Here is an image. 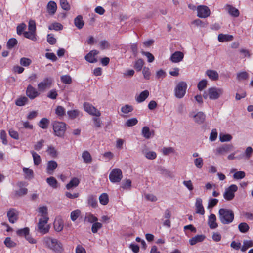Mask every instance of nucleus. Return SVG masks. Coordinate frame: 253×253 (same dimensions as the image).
Instances as JSON below:
<instances>
[{
	"label": "nucleus",
	"mask_w": 253,
	"mask_h": 253,
	"mask_svg": "<svg viewBox=\"0 0 253 253\" xmlns=\"http://www.w3.org/2000/svg\"><path fill=\"white\" fill-rule=\"evenodd\" d=\"M43 245L55 253H62L64 250L62 244L58 239L47 236L42 239Z\"/></svg>",
	"instance_id": "1"
},
{
	"label": "nucleus",
	"mask_w": 253,
	"mask_h": 253,
	"mask_svg": "<svg viewBox=\"0 0 253 253\" xmlns=\"http://www.w3.org/2000/svg\"><path fill=\"white\" fill-rule=\"evenodd\" d=\"M219 219L223 224H229L233 222L234 219L233 211L231 209L221 208L219 210Z\"/></svg>",
	"instance_id": "2"
},
{
	"label": "nucleus",
	"mask_w": 253,
	"mask_h": 253,
	"mask_svg": "<svg viewBox=\"0 0 253 253\" xmlns=\"http://www.w3.org/2000/svg\"><path fill=\"white\" fill-rule=\"evenodd\" d=\"M223 89L216 87H211L208 88L207 92L203 93V97L207 99L208 97L211 100L218 99L223 93Z\"/></svg>",
	"instance_id": "3"
},
{
	"label": "nucleus",
	"mask_w": 253,
	"mask_h": 253,
	"mask_svg": "<svg viewBox=\"0 0 253 253\" xmlns=\"http://www.w3.org/2000/svg\"><path fill=\"white\" fill-rule=\"evenodd\" d=\"M54 134L55 136L61 137L64 136L66 130V124L63 122L54 121L52 123Z\"/></svg>",
	"instance_id": "4"
},
{
	"label": "nucleus",
	"mask_w": 253,
	"mask_h": 253,
	"mask_svg": "<svg viewBox=\"0 0 253 253\" xmlns=\"http://www.w3.org/2000/svg\"><path fill=\"white\" fill-rule=\"evenodd\" d=\"M187 88V84L184 81H180L175 86L174 92L175 96L179 99L182 98L185 95Z\"/></svg>",
	"instance_id": "5"
},
{
	"label": "nucleus",
	"mask_w": 253,
	"mask_h": 253,
	"mask_svg": "<svg viewBox=\"0 0 253 253\" xmlns=\"http://www.w3.org/2000/svg\"><path fill=\"white\" fill-rule=\"evenodd\" d=\"M53 82L54 80L51 77L45 78L38 84V90L40 92H44L52 86Z\"/></svg>",
	"instance_id": "6"
},
{
	"label": "nucleus",
	"mask_w": 253,
	"mask_h": 253,
	"mask_svg": "<svg viewBox=\"0 0 253 253\" xmlns=\"http://www.w3.org/2000/svg\"><path fill=\"white\" fill-rule=\"evenodd\" d=\"M238 190V187L235 184H232L226 188L223 193V197L227 201L233 200L235 197V193Z\"/></svg>",
	"instance_id": "7"
},
{
	"label": "nucleus",
	"mask_w": 253,
	"mask_h": 253,
	"mask_svg": "<svg viewBox=\"0 0 253 253\" xmlns=\"http://www.w3.org/2000/svg\"><path fill=\"white\" fill-rule=\"evenodd\" d=\"M123 177L122 170L120 169L115 168L110 172L109 176L110 181L112 183H118Z\"/></svg>",
	"instance_id": "8"
},
{
	"label": "nucleus",
	"mask_w": 253,
	"mask_h": 253,
	"mask_svg": "<svg viewBox=\"0 0 253 253\" xmlns=\"http://www.w3.org/2000/svg\"><path fill=\"white\" fill-rule=\"evenodd\" d=\"M48 219V217L40 218L39 219L38 223V229L40 233L45 234L49 232V227L47 225Z\"/></svg>",
	"instance_id": "9"
},
{
	"label": "nucleus",
	"mask_w": 253,
	"mask_h": 253,
	"mask_svg": "<svg viewBox=\"0 0 253 253\" xmlns=\"http://www.w3.org/2000/svg\"><path fill=\"white\" fill-rule=\"evenodd\" d=\"M83 106L84 110L90 115L96 117L101 116L100 112L90 103L84 102Z\"/></svg>",
	"instance_id": "10"
},
{
	"label": "nucleus",
	"mask_w": 253,
	"mask_h": 253,
	"mask_svg": "<svg viewBox=\"0 0 253 253\" xmlns=\"http://www.w3.org/2000/svg\"><path fill=\"white\" fill-rule=\"evenodd\" d=\"M197 16L201 18H206L211 14L209 8L205 5H199L197 7Z\"/></svg>",
	"instance_id": "11"
},
{
	"label": "nucleus",
	"mask_w": 253,
	"mask_h": 253,
	"mask_svg": "<svg viewBox=\"0 0 253 253\" xmlns=\"http://www.w3.org/2000/svg\"><path fill=\"white\" fill-rule=\"evenodd\" d=\"M26 94L30 99H34L40 95L39 91L31 84L27 86Z\"/></svg>",
	"instance_id": "12"
},
{
	"label": "nucleus",
	"mask_w": 253,
	"mask_h": 253,
	"mask_svg": "<svg viewBox=\"0 0 253 253\" xmlns=\"http://www.w3.org/2000/svg\"><path fill=\"white\" fill-rule=\"evenodd\" d=\"M19 212L15 209L12 208L9 209L7 211V216L8 220L11 223H15L18 219Z\"/></svg>",
	"instance_id": "13"
},
{
	"label": "nucleus",
	"mask_w": 253,
	"mask_h": 253,
	"mask_svg": "<svg viewBox=\"0 0 253 253\" xmlns=\"http://www.w3.org/2000/svg\"><path fill=\"white\" fill-rule=\"evenodd\" d=\"M190 116L194 119L195 123L198 124H202L205 120V115L202 112H199L196 114L192 113L190 114Z\"/></svg>",
	"instance_id": "14"
},
{
	"label": "nucleus",
	"mask_w": 253,
	"mask_h": 253,
	"mask_svg": "<svg viewBox=\"0 0 253 253\" xmlns=\"http://www.w3.org/2000/svg\"><path fill=\"white\" fill-rule=\"evenodd\" d=\"M224 8L231 16L234 17H237L240 15L238 9L231 5L227 4L225 5Z\"/></svg>",
	"instance_id": "15"
},
{
	"label": "nucleus",
	"mask_w": 253,
	"mask_h": 253,
	"mask_svg": "<svg viewBox=\"0 0 253 253\" xmlns=\"http://www.w3.org/2000/svg\"><path fill=\"white\" fill-rule=\"evenodd\" d=\"M184 54L181 51H175L171 55L170 60L172 63H179L182 61Z\"/></svg>",
	"instance_id": "16"
},
{
	"label": "nucleus",
	"mask_w": 253,
	"mask_h": 253,
	"mask_svg": "<svg viewBox=\"0 0 253 253\" xmlns=\"http://www.w3.org/2000/svg\"><path fill=\"white\" fill-rule=\"evenodd\" d=\"M99 52L96 50H91L85 56V59L91 63H96L97 60L95 56Z\"/></svg>",
	"instance_id": "17"
},
{
	"label": "nucleus",
	"mask_w": 253,
	"mask_h": 253,
	"mask_svg": "<svg viewBox=\"0 0 253 253\" xmlns=\"http://www.w3.org/2000/svg\"><path fill=\"white\" fill-rule=\"evenodd\" d=\"M208 224L211 229H214L218 227L216 222V217L215 214H211L209 215L208 220Z\"/></svg>",
	"instance_id": "18"
},
{
	"label": "nucleus",
	"mask_w": 253,
	"mask_h": 253,
	"mask_svg": "<svg viewBox=\"0 0 253 253\" xmlns=\"http://www.w3.org/2000/svg\"><path fill=\"white\" fill-rule=\"evenodd\" d=\"M195 207L196 213L199 214L204 215L205 210L202 205V200L200 198H197L196 200Z\"/></svg>",
	"instance_id": "19"
},
{
	"label": "nucleus",
	"mask_w": 253,
	"mask_h": 253,
	"mask_svg": "<svg viewBox=\"0 0 253 253\" xmlns=\"http://www.w3.org/2000/svg\"><path fill=\"white\" fill-rule=\"evenodd\" d=\"M232 146L230 145H224L222 146L219 147L215 150V153L216 155H223L228 151H229Z\"/></svg>",
	"instance_id": "20"
},
{
	"label": "nucleus",
	"mask_w": 253,
	"mask_h": 253,
	"mask_svg": "<svg viewBox=\"0 0 253 253\" xmlns=\"http://www.w3.org/2000/svg\"><path fill=\"white\" fill-rule=\"evenodd\" d=\"M57 163L55 161H49L47 164L46 171L48 174H52L54 170L57 167Z\"/></svg>",
	"instance_id": "21"
},
{
	"label": "nucleus",
	"mask_w": 253,
	"mask_h": 253,
	"mask_svg": "<svg viewBox=\"0 0 253 253\" xmlns=\"http://www.w3.org/2000/svg\"><path fill=\"white\" fill-rule=\"evenodd\" d=\"M47 12L50 15H53L57 10V4L53 1H50L47 5Z\"/></svg>",
	"instance_id": "22"
},
{
	"label": "nucleus",
	"mask_w": 253,
	"mask_h": 253,
	"mask_svg": "<svg viewBox=\"0 0 253 253\" xmlns=\"http://www.w3.org/2000/svg\"><path fill=\"white\" fill-rule=\"evenodd\" d=\"M142 135L147 139H150L154 136V131H151L149 127L147 126H144L142 129Z\"/></svg>",
	"instance_id": "23"
},
{
	"label": "nucleus",
	"mask_w": 253,
	"mask_h": 253,
	"mask_svg": "<svg viewBox=\"0 0 253 253\" xmlns=\"http://www.w3.org/2000/svg\"><path fill=\"white\" fill-rule=\"evenodd\" d=\"M149 92L147 90H145L141 92L140 94L135 97L136 101L138 103H141L144 101L148 97Z\"/></svg>",
	"instance_id": "24"
},
{
	"label": "nucleus",
	"mask_w": 253,
	"mask_h": 253,
	"mask_svg": "<svg viewBox=\"0 0 253 253\" xmlns=\"http://www.w3.org/2000/svg\"><path fill=\"white\" fill-rule=\"evenodd\" d=\"M69 118L71 119H75L80 116H82V113L79 110H71L67 112Z\"/></svg>",
	"instance_id": "25"
},
{
	"label": "nucleus",
	"mask_w": 253,
	"mask_h": 253,
	"mask_svg": "<svg viewBox=\"0 0 253 253\" xmlns=\"http://www.w3.org/2000/svg\"><path fill=\"white\" fill-rule=\"evenodd\" d=\"M205 239L203 235H197L189 240V243L191 245H194L196 243L201 242Z\"/></svg>",
	"instance_id": "26"
},
{
	"label": "nucleus",
	"mask_w": 253,
	"mask_h": 253,
	"mask_svg": "<svg viewBox=\"0 0 253 253\" xmlns=\"http://www.w3.org/2000/svg\"><path fill=\"white\" fill-rule=\"evenodd\" d=\"M54 228L57 232H60L62 230L63 228V220L60 218H56L54 222Z\"/></svg>",
	"instance_id": "27"
},
{
	"label": "nucleus",
	"mask_w": 253,
	"mask_h": 253,
	"mask_svg": "<svg viewBox=\"0 0 253 253\" xmlns=\"http://www.w3.org/2000/svg\"><path fill=\"white\" fill-rule=\"evenodd\" d=\"M206 75L211 80H218L219 75L217 71L213 70H208L206 72Z\"/></svg>",
	"instance_id": "28"
},
{
	"label": "nucleus",
	"mask_w": 253,
	"mask_h": 253,
	"mask_svg": "<svg viewBox=\"0 0 253 253\" xmlns=\"http://www.w3.org/2000/svg\"><path fill=\"white\" fill-rule=\"evenodd\" d=\"M233 39V36L228 34H220L218 36V40L220 42L231 41Z\"/></svg>",
	"instance_id": "29"
},
{
	"label": "nucleus",
	"mask_w": 253,
	"mask_h": 253,
	"mask_svg": "<svg viewBox=\"0 0 253 253\" xmlns=\"http://www.w3.org/2000/svg\"><path fill=\"white\" fill-rule=\"evenodd\" d=\"M74 24L79 29H81L83 27L84 23L82 15H78L75 18Z\"/></svg>",
	"instance_id": "30"
},
{
	"label": "nucleus",
	"mask_w": 253,
	"mask_h": 253,
	"mask_svg": "<svg viewBox=\"0 0 253 253\" xmlns=\"http://www.w3.org/2000/svg\"><path fill=\"white\" fill-rule=\"evenodd\" d=\"M80 183V180L78 178L74 177L68 183L66 187L67 189H70L73 187H76L78 186Z\"/></svg>",
	"instance_id": "31"
},
{
	"label": "nucleus",
	"mask_w": 253,
	"mask_h": 253,
	"mask_svg": "<svg viewBox=\"0 0 253 253\" xmlns=\"http://www.w3.org/2000/svg\"><path fill=\"white\" fill-rule=\"evenodd\" d=\"M253 247V241L251 240H245L243 241V246L241 248L242 252H245L249 248Z\"/></svg>",
	"instance_id": "32"
},
{
	"label": "nucleus",
	"mask_w": 253,
	"mask_h": 253,
	"mask_svg": "<svg viewBox=\"0 0 253 253\" xmlns=\"http://www.w3.org/2000/svg\"><path fill=\"white\" fill-rule=\"evenodd\" d=\"M50 121L46 118H42L39 122L38 125L42 129H47L49 124Z\"/></svg>",
	"instance_id": "33"
},
{
	"label": "nucleus",
	"mask_w": 253,
	"mask_h": 253,
	"mask_svg": "<svg viewBox=\"0 0 253 253\" xmlns=\"http://www.w3.org/2000/svg\"><path fill=\"white\" fill-rule=\"evenodd\" d=\"M30 153L32 156L34 165H39L42 161L40 156L34 151H31Z\"/></svg>",
	"instance_id": "34"
},
{
	"label": "nucleus",
	"mask_w": 253,
	"mask_h": 253,
	"mask_svg": "<svg viewBox=\"0 0 253 253\" xmlns=\"http://www.w3.org/2000/svg\"><path fill=\"white\" fill-rule=\"evenodd\" d=\"M24 36L29 39L33 41H36L37 40V37L35 32L32 31H26L23 32Z\"/></svg>",
	"instance_id": "35"
},
{
	"label": "nucleus",
	"mask_w": 253,
	"mask_h": 253,
	"mask_svg": "<svg viewBox=\"0 0 253 253\" xmlns=\"http://www.w3.org/2000/svg\"><path fill=\"white\" fill-rule=\"evenodd\" d=\"M82 157L84 162L85 163H90L92 162V157L90 153L87 151L83 152Z\"/></svg>",
	"instance_id": "36"
},
{
	"label": "nucleus",
	"mask_w": 253,
	"mask_h": 253,
	"mask_svg": "<svg viewBox=\"0 0 253 253\" xmlns=\"http://www.w3.org/2000/svg\"><path fill=\"white\" fill-rule=\"evenodd\" d=\"M4 245L8 248H14L16 247V243L10 237H6L4 241Z\"/></svg>",
	"instance_id": "37"
},
{
	"label": "nucleus",
	"mask_w": 253,
	"mask_h": 253,
	"mask_svg": "<svg viewBox=\"0 0 253 253\" xmlns=\"http://www.w3.org/2000/svg\"><path fill=\"white\" fill-rule=\"evenodd\" d=\"M28 102V99L25 96L21 97L18 98L15 101V104L18 106L25 105Z\"/></svg>",
	"instance_id": "38"
},
{
	"label": "nucleus",
	"mask_w": 253,
	"mask_h": 253,
	"mask_svg": "<svg viewBox=\"0 0 253 253\" xmlns=\"http://www.w3.org/2000/svg\"><path fill=\"white\" fill-rule=\"evenodd\" d=\"M23 172L25 174V178L28 179H31L34 177L33 171L27 168H23Z\"/></svg>",
	"instance_id": "39"
},
{
	"label": "nucleus",
	"mask_w": 253,
	"mask_h": 253,
	"mask_svg": "<svg viewBox=\"0 0 253 253\" xmlns=\"http://www.w3.org/2000/svg\"><path fill=\"white\" fill-rule=\"evenodd\" d=\"M144 62L143 59H139L134 63V67L137 71H140L144 65Z\"/></svg>",
	"instance_id": "40"
},
{
	"label": "nucleus",
	"mask_w": 253,
	"mask_h": 253,
	"mask_svg": "<svg viewBox=\"0 0 253 253\" xmlns=\"http://www.w3.org/2000/svg\"><path fill=\"white\" fill-rule=\"evenodd\" d=\"M87 201L88 204L93 208H95L97 206L98 203L97 199L93 195L88 196Z\"/></svg>",
	"instance_id": "41"
},
{
	"label": "nucleus",
	"mask_w": 253,
	"mask_h": 253,
	"mask_svg": "<svg viewBox=\"0 0 253 253\" xmlns=\"http://www.w3.org/2000/svg\"><path fill=\"white\" fill-rule=\"evenodd\" d=\"M100 204L103 205H106L108 203L109 198L106 193H102L99 197Z\"/></svg>",
	"instance_id": "42"
},
{
	"label": "nucleus",
	"mask_w": 253,
	"mask_h": 253,
	"mask_svg": "<svg viewBox=\"0 0 253 253\" xmlns=\"http://www.w3.org/2000/svg\"><path fill=\"white\" fill-rule=\"evenodd\" d=\"M63 27L61 24L58 22H55L50 25L48 26V29L50 30H54L55 31H59L62 30Z\"/></svg>",
	"instance_id": "43"
},
{
	"label": "nucleus",
	"mask_w": 253,
	"mask_h": 253,
	"mask_svg": "<svg viewBox=\"0 0 253 253\" xmlns=\"http://www.w3.org/2000/svg\"><path fill=\"white\" fill-rule=\"evenodd\" d=\"M46 182L53 188L57 187V181L53 177H50L46 179Z\"/></svg>",
	"instance_id": "44"
},
{
	"label": "nucleus",
	"mask_w": 253,
	"mask_h": 253,
	"mask_svg": "<svg viewBox=\"0 0 253 253\" xmlns=\"http://www.w3.org/2000/svg\"><path fill=\"white\" fill-rule=\"evenodd\" d=\"M85 220L90 223H94L98 221V218L91 213L86 214Z\"/></svg>",
	"instance_id": "45"
},
{
	"label": "nucleus",
	"mask_w": 253,
	"mask_h": 253,
	"mask_svg": "<svg viewBox=\"0 0 253 253\" xmlns=\"http://www.w3.org/2000/svg\"><path fill=\"white\" fill-rule=\"evenodd\" d=\"M249 226L247 223L245 222H242L239 224L238 229L241 233H246L249 230Z\"/></svg>",
	"instance_id": "46"
},
{
	"label": "nucleus",
	"mask_w": 253,
	"mask_h": 253,
	"mask_svg": "<svg viewBox=\"0 0 253 253\" xmlns=\"http://www.w3.org/2000/svg\"><path fill=\"white\" fill-rule=\"evenodd\" d=\"M61 82L65 84H70L72 82L71 77L68 75H62L60 77Z\"/></svg>",
	"instance_id": "47"
},
{
	"label": "nucleus",
	"mask_w": 253,
	"mask_h": 253,
	"mask_svg": "<svg viewBox=\"0 0 253 253\" xmlns=\"http://www.w3.org/2000/svg\"><path fill=\"white\" fill-rule=\"evenodd\" d=\"M39 212L42 216L41 218L48 217L47 208L46 206L40 207L39 208Z\"/></svg>",
	"instance_id": "48"
},
{
	"label": "nucleus",
	"mask_w": 253,
	"mask_h": 253,
	"mask_svg": "<svg viewBox=\"0 0 253 253\" xmlns=\"http://www.w3.org/2000/svg\"><path fill=\"white\" fill-rule=\"evenodd\" d=\"M55 113L58 116L62 117L65 114V109L61 106H58L55 109Z\"/></svg>",
	"instance_id": "49"
},
{
	"label": "nucleus",
	"mask_w": 253,
	"mask_h": 253,
	"mask_svg": "<svg viewBox=\"0 0 253 253\" xmlns=\"http://www.w3.org/2000/svg\"><path fill=\"white\" fill-rule=\"evenodd\" d=\"M143 153L146 158L149 160H154L157 157V154L154 151H143Z\"/></svg>",
	"instance_id": "50"
},
{
	"label": "nucleus",
	"mask_w": 253,
	"mask_h": 253,
	"mask_svg": "<svg viewBox=\"0 0 253 253\" xmlns=\"http://www.w3.org/2000/svg\"><path fill=\"white\" fill-rule=\"evenodd\" d=\"M102 227V224L98 221L93 223L91 227V231L93 233H96Z\"/></svg>",
	"instance_id": "51"
},
{
	"label": "nucleus",
	"mask_w": 253,
	"mask_h": 253,
	"mask_svg": "<svg viewBox=\"0 0 253 253\" xmlns=\"http://www.w3.org/2000/svg\"><path fill=\"white\" fill-rule=\"evenodd\" d=\"M32 63V60L26 57H22L20 60V64L21 66L28 67Z\"/></svg>",
	"instance_id": "52"
},
{
	"label": "nucleus",
	"mask_w": 253,
	"mask_h": 253,
	"mask_svg": "<svg viewBox=\"0 0 253 253\" xmlns=\"http://www.w3.org/2000/svg\"><path fill=\"white\" fill-rule=\"evenodd\" d=\"M47 152L48 155L53 158H55L57 156V152L55 147L50 146L48 147Z\"/></svg>",
	"instance_id": "53"
},
{
	"label": "nucleus",
	"mask_w": 253,
	"mask_h": 253,
	"mask_svg": "<svg viewBox=\"0 0 253 253\" xmlns=\"http://www.w3.org/2000/svg\"><path fill=\"white\" fill-rule=\"evenodd\" d=\"M249 78V75L246 72H241L237 75V79L239 81L245 80Z\"/></svg>",
	"instance_id": "54"
},
{
	"label": "nucleus",
	"mask_w": 253,
	"mask_h": 253,
	"mask_svg": "<svg viewBox=\"0 0 253 253\" xmlns=\"http://www.w3.org/2000/svg\"><path fill=\"white\" fill-rule=\"evenodd\" d=\"M138 123V120L136 118H132L127 120L125 122V126H132L136 125Z\"/></svg>",
	"instance_id": "55"
},
{
	"label": "nucleus",
	"mask_w": 253,
	"mask_h": 253,
	"mask_svg": "<svg viewBox=\"0 0 253 253\" xmlns=\"http://www.w3.org/2000/svg\"><path fill=\"white\" fill-rule=\"evenodd\" d=\"M17 44V40L15 38L10 39L7 43V46L8 49L13 48Z\"/></svg>",
	"instance_id": "56"
},
{
	"label": "nucleus",
	"mask_w": 253,
	"mask_h": 253,
	"mask_svg": "<svg viewBox=\"0 0 253 253\" xmlns=\"http://www.w3.org/2000/svg\"><path fill=\"white\" fill-rule=\"evenodd\" d=\"M121 110L123 113L127 114L132 112L133 108L131 105L127 104L122 106Z\"/></svg>",
	"instance_id": "57"
},
{
	"label": "nucleus",
	"mask_w": 253,
	"mask_h": 253,
	"mask_svg": "<svg viewBox=\"0 0 253 253\" xmlns=\"http://www.w3.org/2000/svg\"><path fill=\"white\" fill-rule=\"evenodd\" d=\"M131 186V181L130 179H126L122 182L121 188L123 189H130Z\"/></svg>",
	"instance_id": "58"
},
{
	"label": "nucleus",
	"mask_w": 253,
	"mask_h": 253,
	"mask_svg": "<svg viewBox=\"0 0 253 253\" xmlns=\"http://www.w3.org/2000/svg\"><path fill=\"white\" fill-rule=\"evenodd\" d=\"M28 233H29V229L28 227L19 229L16 231V234L19 236L25 237Z\"/></svg>",
	"instance_id": "59"
},
{
	"label": "nucleus",
	"mask_w": 253,
	"mask_h": 253,
	"mask_svg": "<svg viewBox=\"0 0 253 253\" xmlns=\"http://www.w3.org/2000/svg\"><path fill=\"white\" fill-rule=\"evenodd\" d=\"M81 213L80 210L77 209L73 211L71 213L70 217L72 221H75L79 216Z\"/></svg>",
	"instance_id": "60"
},
{
	"label": "nucleus",
	"mask_w": 253,
	"mask_h": 253,
	"mask_svg": "<svg viewBox=\"0 0 253 253\" xmlns=\"http://www.w3.org/2000/svg\"><path fill=\"white\" fill-rule=\"evenodd\" d=\"M45 141L43 139H41L36 143L34 148L36 151H40L43 146Z\"/></svg>",
	"instance_id": "61"
},
{
	"label": "nucleus",
	"mask_w": 253,
	"mask_h": 253,
	"mask_svg": "<svg viewBox=\"0 0 253 253\" xmlns=\"http://www.w3.org/2000/svg\"><path fill=\"white\" fill-rule=\"evenodd\" d=\"M208 84V82L206 80H202L199 82L197 85L198 89L200 91L203 90L205 88Z\"/></svg>",
	"instance_id": "62"
},
{
	"label": "nucleus",
	"mask_w": 253,
	"mask_h": 253,
	"mask_svg": "<svg viewBox=\"0 0 253 253\" xmlns=\"http://www.w3.org/2000/svg\"><path fill=\"white\" fill-rule=\"evenodd\" d=\"M194 163L197 168L201 169L204 164L203 159L201 157L196 158L194 160Z\"/></svg>",
	"instance_id": "63"
},
{
	"label": "nucleus",
	"mask_w": 253,
	"mask_h": 253,
	"mask_svg": "<svg viewBox=\"0 0 253 253\" xmlns=\"http://www.w3.org/2000/svg\"><path fill=\"white\" fill-rule=\"evenodd\" d=\"M142 73L144 78L146 80H149L150 77L151 72L150 69L148 67H144L143 68Z\"/></svg>",
	"instance_id": "64"
}]
</instances>
